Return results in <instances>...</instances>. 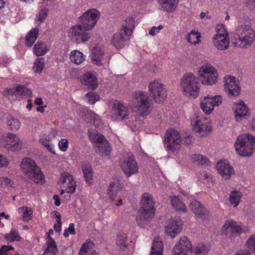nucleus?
<instances>
[{
	"label": "nucleus",
	"mask_w": 255,
	"mask_h": 255,
	"mask_svg": "<svg viewBox=\"0 0 255 255\" xmlns=\"http://www.w3.org/2000/svg\"><path fill=\"white\" fill-rule=\"evenodd\" d=\"M104 51L99 46H95L92 51L91 59L98 66L103 65L106 60L104 57Z\"/></svg>",
	"instance_id": "27"
},
{
	"label": "nucleus",
	"mask_w": 255,
	"mask_h": 255,
	"mask_svg": "<svg viewBox=\"0 0 255 255\" xmlns=\"http://www.w3.org/2000/svg\"><path fill=\"white\" fill-rule=\"evenodd\" d=\"M180 86L183 94L190 99H194L199 94L200 84L197 77L193 73H186L182 77Z\"/></svg>",
	"instance_id": "4"
},
{
	"label": "nucleus",
	"mask_w": 255,
	"mask_h": 255,
	"mask_svg": "<svg viewBox=\"0 0 255 255\" xmlns=\"http://www.w3.org/2000/svg\"><path fill=\"white\" fill-rule=\"evenodd\" d=\"M7 126L8 129L12 131H17L21 127L19 121L15 118H10L7 120Z\"/></svg>",
	"instance_id": "51"
},
{
	"label": "nucleus",
	"mask_w": 255,
	"mask_h": 255,
	"mask_svg": "<svg viewBox=\"0 0 255 255\" xmlns=\"http://www.w3.org/2000/svg\"><path fill=\"white\" fill-rule=\"evenodd\" d=\"M150 96L157 103L163 102L167 97V91L164 85L159 79L151 81L148 84Z\"/></svg>",
	"instance_id": "11"
},
{
	"label": "nucleus",
	"mask_w": 255,
	"mask_h": 255,
	"mask_svg": "<svg viewBox=\"0 0 255 255\" xmlns=\"http://www.w3.org/2000/svg\"><path fill=\"white\" fill-rule=\"evenodd\" d=\"M216 34L213 38L214 46L220 50H225L229 47V34L225 26L219 24L216 26Z\"/></svg>",
	"instance_id": "10"
},
{
	"label": "nucleus",
	"mask_w": 255,
	"mask_h": 255,
	"mask_svg": "<svg viewBox=\"0 0 255 255\" xmlns=\"http://www.w3.org/2000/svg\"><path fill=\"white\" fill-rule=\"evenodd\" d=\"M57 131L55 129H51L49 132L43 131L41 132L39 136V141L50 152L55 154L54 146L50 142L52 138L55 137L57 135Z\"/></svg>",
	"instance_id": "21"
},
{
	"label": "nucleus",
	"mask_w": 255,
	"mask_h": 255,
	"mask_svg": "<svg viewBox=\"0 0 255 255\" xmlns=\"http://www.w3.org/2000/svg\"><path fill=\"white\" fill-rule=\"evenodd\" d=\"M38 29L36 28H33L26 36L25 44L27 46H31L37 38L38 35Z\"/></svg>",
	"instance_id": "45"
},
{
	"label": "nucleus",
	"mask_w": 255,
	"mask_h": 255,
	"mask_svg": "<svg viewBox=\"0 0 255 255\" xmlns=\"http://www.w3.org/2000/svg\"><path fill=\"white\" fill-rule=\"evenodd\" d=\"M163 250L162 242L159 240H156L152 243L150 255H163Z\"/></svg>",
	"instance_id": "46"
},
{
	"label": "nucleus",
	"mask_w": 255,
	"mask_h": 255,
	"mask_svg": "<svg viewBox=\"0 0 255 255\" xmlns=\"http://www.w3.org/2000/svg\"><path fill=\"white\" fill-rule=\"evenodd\" d=\"M20 238L17 230L15 228H12L10 232L6 234L4 236V239L10 242L19 241Z\"/></svg>",
	"instance_id": "48"
},
{
	"label": "nucleus",
	"mask_w": 255,
	"mask_h": 255,
	"mask_svg": "<svg viewBox=\"0 0 255 255\" xmlns=\"http://www.w3.org/2000/svg\"><path fill=\"white\" fill-rule=\"evenodd\" d=\"M215 70H216V69L210 63H204L201 65L198 69L199 78L203 77Z\"/></svg>",
	"instance_id": "44"
},
{
	"label": "nucleus",
	"mask_w": 255,
	"mask_h": 255,
	"mask_svg": "<svg viewBox=\"0 0 255 255\" xmlns=\"http://www.w3.org/2000/svg\"><path fill=\"white\" fill-rule=\"evenodd\" d=\"M119 182L118 180H116L112 183L109 187L107 193L112 200H113L117 196L118 190L119 188Z\"/></svg>",
	"instance_id": "47"
},
{
	"label": "nucleus",
	"mask_w": 255,
	"mask_h": 255,
	"mask_svg": "<svg viewBox=\"0 0 255 255\" xmlns=\"http://www.w3.org/2000/svg\"><path fill=\"white\" fill-rule=\"evenodd\" d=\"M84 112L85 113L84 116L85 118L92 121L91 122L93 123L96 128L99 129L104 128V123L97 115L87 109H84Z\"/></svg>",
	"instance_id": "28"
},
{
	"label": "nucleus",
	"mask_w": 255,
	"mask_h": 255,
	"mask_svg": "<svg viewBox=\"0 0 255 255\" xmlns=\"http://www.w3.org/2000/svg\"><path fill=\"white\" fill-rule=\"evenodd\" d=\"M7 95H15L22 96H30L32 95L31 91L24 86L18 85L16 87L8 90Z\"/></svg>",
	"instance_id": "29"
},
{
	"label": "nucleus",
	"mask_w": 255,
	"mask_h": 255,
	"mask_svg": "<svg viewBox=\"0 0 255 255\" xmlns=\"http://www.w3.org/2000/svg\"><path fill=\"white\" fill-rule=\"evenodd\" d=\"M190 119L193 130L201 136H206L212 130L211 122L204 116L194 113Z\"/></svg>",
	"instance_id": "8"
},
{
	"label": "nucleus",
	"mask_w": 255,
	"mask_h": 255,
	"mask_svg": "<svg viewBox=\"0 0 255 255\" xmlns=\"http://www.w3.org/2000/svg\"><path fill=\"white\" fill-rule=\"evenodd\" d=\"M242 196L243 194L240 191H231L229 198V200L231 205L234 207H237L239 205Z\"/></svg>",
	"instance_id": "43"
},
{
	"label": "nucleus",
	"mask_w": 255,
	"mask_h": 255,
	"mask_svg": "<svg viewBox=\"0 0 255 255\" xmlns=\"http://www.w3.org/2000/svg\"><path fill=\"white\" fill-rule=\"evenodd\" d=\"M120 166L126 174L129 177L138 172V166L133 154L124 152L119 159Z\"/></svg>",
	"instance_id": "9"
},
{
	"label": "nucleus",
	"mask_w": 255,
	"mask_h": 255,
	"mask_svg": "<svg viewBox=\"0 0 255 255\" xmlns=\"http://www.w3.org/2000/svg\"><path fill=\"white\" fill-rule=\"evenodd\" d=\"M17 211L24 222H29L32 219L33 211L30 207H21L19 208Z\"/></svg>",
	"instance_id": "42"
},
{
	"label": "nucleus",
	"mask_w": 255,
	"mask_h": 255,
	"mask_svg": "<svg viewBox=\"0 0 255 255\" xmlns=\"http://www.w3.org/2000/svg\"><path fill=\"white\" fill-rule=\"evenodd\" d=\"M165 233L172 238H175L181 230V223L179 219H170L166 223Z\"/></svg>",
	"instance_id": "22"
},
{
	"label": "nucleus",
	"mask_w": 255,
	"mask_h": 255,
	"mask_svg": "<svg viewBox=\"0 0 255 255\" xmlns=\"http://www.w3.org/2000/svg\"><path fill=\"white\" fill-rule=\"evenodd\" d=\"M233 110L237 122H241L244 119L250 116L249 107L242 100L235 102L233 105Z\"/></svg>",
	"instance_id": "16"
},
{
	"label": "nucleus",
	"mask_w": 255,
	"mask_h": 255,
	"mask_svg": "<svg viewBox=\"0 0 255 255\" xmlns=\"http://www.w3.org/2000/svg\"><path fill=\"white\" fill-rule=\"evenodd\" d=\"M255 38V31L249 24H245L239 21V26L235 31L234 43L235 46L247 48L253 43Z\"/></svg>",
	"instance_id": "2"
},
{
	"label": "nucleus",
	"mask_w": 255,
	"mask_h": 255,
	"mask_svg": "<svg viewBox=\"0 0 255 255\" xmlns=\"http://www.w3.org/2000/svg\"><path fill=\"white\" fill-rule=\"evenodd\" d=\"M9 164L10 160L7 157L0 154V168L6 167Z\"/></svg>",
	"instance_id": "60"
},
{
	"label": "nucleus",
	"mask_w": 255,
	"mask_h": 255,
	"mask_svg": "<svg viewBox=\"0 0 255 255\" xmlns=\"http://www.w3.org/2000/svg\"><path fill=\"white\" fill-rule=\"evenodd\" d=\"M75 225L73 223H70L69 225V227L64 230L63 236L65 237H68L70 234L75 235Z\"/></svg>",
	"instance_id": "58"
},
{
	"label": "nucleus",
	"mask_w": 255,
	"mask_h": 255,
	"mask_svg": "<svg viewBox=\"0 0 255 255\" xmlns=\"http://www.w3.org/2000/svg\"><path fill=\"white\" fill-rule=\"evenodd\" d=\"M132 103L137 113L141 116L148 115L151 112V103L145 92L138 91L132 96Z\"/></svg>",
	"instance_id": "6"
},
{
	"label": "nucleus",
	"mask_w": 255,
	"mask_h": 255,
	"mask_svg": "<svg viewBox=\"0 0 255 255\" xmlns=\"http://www.w3.org/2000/svg\"><path fill=\"white\" fill-rule=\"evenodd\" d=\"M10 59L6 56L0 57V66H7Z\"/></svg>",
	"instance_id": "64"
},
{
	"label": "nucleus",
	"mask_w": 255,
	"mask_h": 255,
	"mask_svg": "<svg viewBox=\"0 0 255 255\" xmlns=\"http://www.w3.org/2000/svg\"><path fill=\"white\" fill-rule=\"evenodd\" d=\"M222 102V98L219 95L212 96L209 95L200 98V107L203 112L206 115L211 114L216 107L219 106Z\"/></svg>",
	"instance_id": "14"
},
{
	"label": "nucleus",
	"mask_w": 255,
	"mask_h": 255,
	"mask_svg": "<svg viewBox=\"0 0 255 255\" xmlns=\"http://www.w3.org/2000/svg\"><path fill=\"white\" fill-rule=\"evenodd\" d=\"M44 67V59L37 58L34 63L33 69L36 73H40Z\"/></svg>",
	"instance_id": "54"
},
{
	"label": "nucleus",
	"mask_w": 255,
	"mask_h": 255,
	"mask_svg": "<svg viewBox=\"0 0 255 255\" xmlns=\"http://www.w3.org/2000/svg\"><path fill=\"white\" fill-rule=\"evenodd\" d=\"M225 89L229 95L237 96L240 93L239 81L235 77L227 75L225 77Z\"/></svg>",
	"instance_id": "17"
},
{
	"label": "nucleus",
	"mask_w": 255,
	"mask_h": 255,
	"mask_svg": "<svg viewBox=\"0 0 255 255\" xmlns=\"http://www.w3.org/2000/svg\"><path fill=\"white\" fill-rule=\"evenodd\" d=\"M140 206L141 211L136 218V222L139 227L144 228L154 216L155 209L152 195L148 193H143L141 198Z\"/></svg>",
	"instance_id": "3"
},
{
	"label": "nucleus",
	"mask_w": 255,
	"mask_h": 255,
	"mask_svg": "<svg viewBox=\"0 0 255 255\" xmlns=\"http://www.w3.org/2000/svg\"><path fill=\"white\" fill-rule=\"evenodd\" d=\"M243 232L242 228L237 222L230 220L225 222L222 229L223 234L233 237L239 236Z\"/></svg>",
	"instance_id": "19"
},
{
	"label": "nucleus",
	"mask_w": 255,
	"mask_h": 255,
	"mask_svg": "<svg viewBox=\"0 0 255 255\" xmlns=\"http://www.w3.org/2000/svg\"><path fill=\"white\" fill-rule=\"evenodd\" d=\"M236 152L242 156H251L255 150V138L251 134L238 136L235 143Z\"/></svg>",
	"instance_id": "5"
},
{
	"label": "nucleus",
	"mask_w": 255,
	"mask_h": 255,
	"mask_svg": "<svg viewBox=\"0 0 255 255\" xmlns=\"http://www.w3.org/2000/svg\"><path fill=\"white\" fill-rule=\"evenodd\" d=\"M134 28V20L132 17H128L125 20V24L121 29L122 32L125 33V35L129 37Z\"/></svg>",
	"instance_id": "40"
},
{
	"label": "nucleus",
	"mask_w": 255,
	"mask_h": 255,
	"mask_svg": "<svg viewBox=\"0 0 255 255\" xmlns=\"http://www.w3.org/2000/svg\"><path fill=\"white\" fill-rule=\"evenodd\" d=\"M100 17V12L95 8L90 9L79 18L80 24L72 26L69 30L71 39L79 44L87 41L91 37L90 33L86 31L92 29Z\"/></svg>",
	"instance_id": "1"
},
{
	"label": "nucleus",
	"mask_w": 255,
	"mask_h": 255,
	"mask_svg": "<svg viewBox=\"0 0 255 255\" xmlns=\"http://www.w3.org/2000/svg\"><path fill=\"white\" fill-rule=\"evenodd\" d=\"M81 80L82 83L89 89L94 90L97 88V78L94 73H86L81 76Z\"/></svg>",
	"instance_id": "25"
},
{
	"label": "nucleus",
	"mask_w": 255,
	"mask_h": 255,
	"mask_svg": "<svg viewBox=\"0 0 255 255\" xmlns=\"http://www.w3.org/2000/svg\"><path fill=\"white\" fill-rule=\"evenodd\" d=\"M116 244L122 250L128 247V235L126 232L120 231L117 233Z\"/></svg>",
	"instance_id": "35"
},
{
	"label": "nucleus",
	"mask_w": 255,
	"mask_h": 255,
	"mask_svg": "<svg viewBox=\"0 0 255 255\" xmlns=\"http://www.w3.org/2000/svg\"><path fill=\"white\" fill-rule=\"evenodd\" d=\"M94 246V243L91 241H87L82 244L81 249L82 251H85L87 253L88 251L90 249H92Z\"/></svg>",
	"instance_id": "62"
},
{
	"label": "nucleus",
	"mask_w": 255,
	"mask_h": 255,
	"mask_svg": "<svg viewBox=\"0 0 255 255\" xmlns=\"http://www.w3.org/2000/svg\"><path fill=\"white\" fill-rule=\"evenodd\" d=\"M49 46L46 43L38 41L34 45L33 53L36 56H42L49 51Z\"/></svg>",
	"instance_id": "39"
},
{
	"label": "nucleus",
	"mask_w": 255,
	"mask_h": 255,
	"mask_svg": "<svg viewBox=\"0 0 255 255\" xmlns=\"http://www.w3.org/2000/svg\"><path fill=\"white\" fill-rule=\"evenodd\" d=\"M85 98L86 101L90 104H95L99 99V97L98 95L92 92L86 94Z\"/></svg>",
	"instance_id": "56"
},
{
	"label": "nucleus",
	"mask_w": 255,
	"mask_h": 255,
	"mask_svg": "<svg viewBox=\"0 0 255 255\" xmlns=\"http://www.w3.org/2000/svg\"><path fill=\"white\" fill-rule=\"evenodd\" d=\"M190 203L189 207L191 210L195 213L197 217L202 219H205L208 214V212L206 208L202 206L201 204L196 199L192 198L190 199Z\"/></svg>",
	"instance_id": "24"
},
{
	"label": "nucleus",
	"mask_w": 255,
	"mask_h": 255,
	"mask_svg": "<svg viewBox=\"0 0 255 255\" xmlns=\"http://www.w3.org/2000/svg\"><path fill=\"white\" fill-rule=\"evenodd\" d=\"M209 248L202 243H199L195 248H192L191 252L197 255H203L208 253Z\"/></svg>",
	"instance_id": "52"
},
{
	"label": "nucleus",
	"mask_w": 255,
	"mask_h": 255,
	"mask_svg": "<svg viewBox=\"0 0 255 255\" xmlns=\"http://www.w3.org/2000/svg\"><path fill=\"white\" fill-rule=\"evenodd\" d=\"M51 253L54 255H57L58 251L57 245L52 237H49L47 241V248L45 251V253Z\"/></svg>",
	"instance_id": "49"
},
{
	"label": "nucleus",
	"mask_w": 255,
	"mask_h": 255,
	"mask_svg": "<svg viewBox=\"0 0 255 255\" xmlns=\"http://www.w3.org/2000/svg\"><path fill=\"white\" fill-rule=\"evenodd\" d=\"M95 147L97 152L102 156H109L111 152L112 148L111 145L107 139L101 143H99Z\"/></svg>",
	"instance_id": "34"
},
{
	"label": "nucleus",
	"mask_w": 255,
	"mask_h": 255,
	"mask_svg": "<svg viewBox=\"0 0 255 255\" xmlns=\"http://www.w3.org/2000/svg\"><path fill=\"white\" fill-rule=\"evenodd\" d=\"M68 141L67 139L62 138L59 141L58 146L62 151H66L68 148Z\"/></svg>",
	"instance_id": "59"
},
{
	"label": "nucleus",
	"mask_w": 255,
	"mask_h": 255,
	"mask_svg": "<svg viewBox=\"0 0 255 255\" xmlns=\"http://www.w3.org/2000/svg\"><path fill=\"white\" fill-rule=\"evenodd\" d=\"M60 182L63 186L66 187V191L62 190L61 194L66 192L68 194H73L75 191L76 183L73 176L68 172H64L60 178Z\"/></svg>",
	"instance_id": "20"
},
{
	"label": "nucleus",
	"mask_w": 255,
	"mask_h": 255,
	"mask_svg": "<svg viewBox=\"0 0 255 255\" xmlns=\"http://www.w3.org/2000/svg\"><path fill=\"white\" fill-rule=\"evenodd\" d=\"M132 103L137 113L141 116L148 115L151 112V103L145 92L138 91L132 96Z\"/></svg>",
	"instance_id": "7"
},
{
	"label": "nucleus",
	"mask_w": 255,
	"mask_h": 255,
	"mask_svg": "<svg viewBox=\"0 0 255 255\" xmlns=\"http://www.w3.org/2000/svg\"><path fill=\"white\" fill-rule=\"evenodd\" d=\"M1 143L9 150L17 151L21 149L22 142L15 134L7 132L0 138Z\"/></svg>",
	"instance_id": "15"
},
{
	"label": "nucleus",
	"mask_w": 255,
	"mask_h": 255,
	"mask_svg": "<svg viewBox=\"0 0 255 255\" xmlns=\"http://www.w3.org/2000/svg\"><path fill=\"white\" fill-rule=\"evenodd\" d=\"M170 199L171 204L174 209L179 212L186 213L187 212V208L185 204L177 196L170 197Z\"/></svg>",
	"instance_id": "38"
},
{
	"label": "nucleus",
	"mask_w": 255,
	"mask_h": 255,
	"mask_svg": "<svg viewBox=\"0 0 255 255\" xmlns=\"http://www.w3.org/2000/svg\"><path fill=\"white\" fill-rule=\"evenodd\" d=\"M198 180L202 183H208L212 181L211 174L206 171H200L197 174Z\"/></svg>",
	"instance_id": "53"
},
{
	"label": "nucleus",
	"mask_w": 255,
	"mask_h": 255,
	"mask_svg": "<svg viewBox=\"0 0 255 255\" xmlns=\"http://www.w3.org/2000/svg\"><path fill=\"white\" fill-rule=\"evenodd\" d=\"M163 26L161 25L158 26H153L149 31L150 35L154 36L158 33L162 29Z\"/></svg>",
	"instance_id": "63"
},
{
	"label": "nucleus",
	"mask_w": 255,
	"mask_h": 255,
	"mask_svg": "<svg viewBox=\"0 0 255 255\" xmlns=\"http://www.w3.org/2000/svg\"><path fill=\"white\" fill-rule=\"evenodd\" d=\"M48 12V8H44L41 9L39 13V14L37 16L38 20H39L40 23L42 22L44 19L46 18Z\"/></svg>",
	"instance_id": "61"
},
{
	"label": "nucleus",
	"mask_w": 255,
	"mask_h": 255,
	"mask_svg": "<svg viewBox=\"0 0 255 255\" xmlns=\"http://www.w3.org/2000/svg\"><path fill=\"white\" fill-rule=\"evenodd\" d=\"M82 170L84 178L89 185H91L93 181V173L91 165L87 162H84L82 165Z\"/></svg>",
	"instance_id": "31"
},
{
	"label": "nucleus",
	"mask_w": 255,
	"mask_h": 255,
	"mask_svg": "<svg viewBox=\"0 0 255 255\" xmlns=\"http://www.w3.org/2000/svg\"><path fill=\"white\" fill-rule=\"evenodd\" d=\"M70 59L72 63L79 65L85 61V56L80 51L74 50L70 52Z\"/></svg>",
	"instance_id": "36"
},
{
	"label": "nucleus",
	"mask_w": 255,
	"mask_h": 255,
	"mask_svg": "<svg viewBox=\"0 0 255 255\" xmlns=\"http://www.w3.org/2000/svg\"><path fill=\"white\" fill-rule=\"evenodd\" d=\"M112 106L111 118L113 120L121 121L128 124V122L132 118L128 106L118 101H114Z\"/></svg>",
	"instance_id": "12"
},
{
	"label": "nucleus",
	"mask_w": 255,
	"mask_h": 255,
	"mask_svg": "<svg viewBox=\"0 0 255 255\" xmlns=\"http://www.w3.org/2000/svg\"><path fill=\"white\" fill-rule=\"evenodd\" d=\"M160 9L168 12L173 11L176 8L178 0H158Z\"/></svg>",
	"instance_id": "30"
},
{
	"label": "nucleus",
	"mask_w": 255,
	"mask_h": 255,
	"mask_svg": "<svg viewBox=\"0 0 255 255\" xmlns=\"http://www.w3.org/2000/svg\"><path fill=\"white\" fill-rule=\"evenodd\" d=\"M88 133L90 140L94 144V146L106 139L97 130L90 129L88 131Z\"/></svg>",
	"instance_id": "41"
},
{
	"label": "nucleus",
	"mask_w": 255,
	"mask_h": 255,
	"mask_svg": "<svg viewBox=\"0 0 255 255\" xmlns=\"http://www.w3.org/2000/svg\"><path fill=\"white\" fill-rule=\"evenodd\" d=\"M128 39H129V37L125 35V33L122 32V30H121L114 35L111 42L117 48H121L123 46L124 42Z\"/></svg>",
	"instance_id": "33"
},
{
	"label": "nucleus",
	"mask_w": 255,
	"mask_h": 255,
	"mask_svg": "<svg viewBox=\"0 0 255 255\" xmlns=\"http://www.w3.org/2000/svg\"><path fill=\"white\" fill-rule=\"evenodd\" d=\"M216 168L218 173L226 179L230 178L235 173L234 168L226 160H222L218 162Z\"/></svg>",
	"instance_id": "23"
},
{
	"label": "nucleus",
	"mask_w": 255,
	"mask_h": 255,
	"mask_svg": "<svg viewBox=\"0 0 255 255\" xmlns=\"http://www.w3.org/2000/svg\"><path fill=\"white\" fill-rule=\"evenodd\" d=\"M201 34L198 31L192 30L187 36V41L191 44H197L200 41Z\"/></svg>",
	"instance_id": "50"
},
{
	"label": "nucleus",
	"mask_w": 255,
	"mask_h": 255,
	"mask_svg": "<svg viewBox=\"0 0 255 255\" xmlns=\"http://www.w3.org/2000/svg\"><path fill=\"white\" fill-rule=\"evenodd\" d=\"M192 247L190 241L186 237H183L176 243L173 249V255H188L191 252Z\"/></svg>",
	"instance_id": "18"
},
{
	"label": "nucleus",
	"mask_w": 255,
	"mask_h": 255,
	"mask_svg": "<svg viewBox=\"0 0 255 255\" xmlns=\"http://www.w3.org/2000/svg\"><path fill=\"white\" fill-rule=\"evenodd\" d=\"M38 167L35 161L30 158L25 157L22 159L20 163V169L22 173L28 176L34 170Z\"/></svg>",
	"instance_id": "26"
},
{
	"label": "nucleus",
	"mask_w": 255,
	"mask_h": 255,
	"mask_svg": "<svg viewBox=\"0 0 255 255\" xmlns=\"http://www.w3.org/2000/svg\"><path fill=\"white\" fill-rule=\"evenodd\" d=\"M28 176V178L33 181L35 183L39 184H43L45 183V177L39 167L36 168Z\"/></svg>",
	"instance_id": "37"
},
{
	"label": "nucleus",
	"mask_w": 255,
	"mask_h": 255,
	"mask_svg": "<svg viewBox=\"0 0 255 255\" xmlns=\"http://www.w3.org/2000/svg\"><path fill=\"white\" fill-rule=\"evenodd\" d=\"M218 73L216 70L211 72L210 74L200 78L201 83L205 86H211L215 84L218 80Z\"/></svg>",
	"instance_id": "32"
},
{
	"label": "nucleus",
	"mask_w": 255,
	"mask_h": 255,
	"mask_svg": "<svg viewBox=\"0 0 255 255\" xmlns=\"http://www.w3.org/2000/svg\"><path fill=\"white\" fill-rule=\"evenodd\" d=\"M246 246L251 251L255 253V235L251 236L248 239Z\"/></svg>",
	"instance_id": "57"
},
{
	"label": "nucleus",
	"mask_w": 255,
	"mask_h": 255,
	"mask_svg": "<svg viewBox=\"0 0 255 255\" xmlns=\"http://www.w3.org/2000/svg\"><path fill=\"white\" fill-rule=\"evenodd\" d=\"M182 140L179 132L176 129L170 128L166 132L164 145L170 151L178 152L181 148Z\"/></svg>",
	"instance_id": "13"
},
{
	"label": "nucleus",
	"mask_w": 255,
	"mask_h": 255,
	"mask_svg": "<svg viewBox=\"0 0 255 255\" xmlns=\"http://www.w3.org/2000/svg\"><path fill=\"white\" fill-rule=\"evenodd\" d=\"M191 158L193 161L198 164H205L208 162V159L206 157L199 154H194L191 155Z\"/></svg>",
	"instance_id": "55"
}]
</instances>
